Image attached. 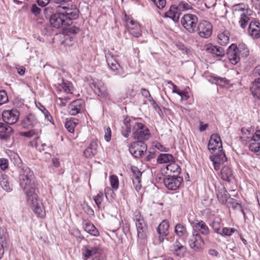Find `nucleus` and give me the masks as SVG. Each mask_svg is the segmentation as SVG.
Instances as JSON below:
<instances>
[{
    "instance_id": "f8f14e48",
    "label": "nucleus",
    "mask_w": 260,
    "mask_h": 260,
    "mask_svg": "<svg viewBox=\"0 0 260 260\" xmlns=\"http://www.w3.org/2000/svg\"><path fill=\"white\" fill-rule=\"evenodd\" d=\"M183 180L182 177L179 176H170L165 178L163 180L166 187L169 190H175L178 189Z\"/></svg>"
},
{
    "instance_id": "1a4fd4ad",
    "label": "nucleus",
    "mask_w": 260,
    "mask_h": 260,
    "mask_svg": "<svg viewBox=\"0 0 260 260\" xmlns=\"http://www.w3.org/2000/svg\"><path fill=\"white\" fill-rule=\"evenodd\" d=\"M83 252L86 259L93 256L92 260H105L103 250L99 246H86Z\"/></svg>"
},
{
    "instance_id": "de8ad7c7",
    "label": "nucleus",
    "mask_w": 260,
    "mask_h": 260,
    "mask_svg": "<svg viewBox=\"0 0 260 260\" xmlns=\"http://www.w3.org/2000/svg\"><path fill=\"white\" fill-rule=\"evenodd\" d=\"M110 183L113 189H117L119 185V181L117 177L112 175L110 177Z\"/></svg>"
},
{
    "instance_id": "09e8293b",
    "label": "nucleus",
    "mask_w": 260,
    "mask_h": 260,
    "mask_svg": "<svg viewBox=\"0 0 260 260\" xmlns=\"http://www.w3.org/2000/svg\"><path fill=\"white\" fill-rule=\"evenodd\" d=\"M8 101L7 92L4 90H0V105L6 103Z\"/></svg>"
},
{
    "instance_id": "a18cd8bd",
    "label": "nucleus",
    "mask_w": 260,
    "mask_h": 260,
    "mask_svg": "<svg viewBox=\"0 0 260 260\" xmlns=\"http://www.w3.org/2000/svg\"><path fill=\"white\" fill-rule=\"evenodd\" d=\"M231 199L233 201V202L231 203L232 207L234 209H237V210H240V212H241L242 213V214L244 216V217L245 219L246 218L245 213L244 212V210L243 206L241 204H239L238 203H236L235 202V200H234L233 199Z\"/></svg>"
},
{
    "instance_id": "b1692460",
    "label": "nucleus",
    "mask_w": 260,
    "mask_h": 260,
    "mask_svg": "<svg viewBox=\"0 0 260 260\" xmlns=\"http://www.w3.org/2000/svg\"><path fill=\"white\" fill-rule=\"evenodd\" d=\"M190 222L194 229L193 231H197L198 233L200 232L204 235H207L209 234V229L203 220L195 219Z\"/></svg>"
},
{
    "instance_id": "338daca9",
    "label": "nucleus",
    "mask_w": 260,
    "mask_h": 260,
    "mask_svg": "<svg viewBox=\"0 0 260 260\" xmlns=\"http://www.w3.org/2000/svg\"><path fill=\"white\" fill-rule=\"evenodd\" d=\"M50 2V0H37V3L40 6L44 7Z\"/></svg>"
},
{
    "instance_id": "f3484780",
    "label": "nucleus",
    "mask_w": 260,
    "mask_h": 260,
    "mask_svg": "<svg viewBox=\"0 0 260 260\" xmlns=\"http://www.w3.org/2000/svg\"><path fill=\"white\" fill-rule=\"evenodd\" d=\"M126 22L128 31L132 36L136 38L141 36V26L138 21L132 18H127Z\"/></svg>"
},
{
    "instance_id": "680f3d73",
    "label": "nucleus",
    "mask_w": 260,
    "mask_h": 260,
    "mask_svg": "<svg viewBox=\"0 0 260 260\" xmlns=\"http://www.w3.org/2000/svg\"><path fill=\"white\" fill-rule=\"evenodd\" d=\"M80 29L79 27L76 26H73L68 28V32L72 34H76L80 31Z\"/></svg>"
},
{
    "instance_id": "39448f33",
    "label": "nucleus",
    "mask_w": 260,
    "mask_h": 260,
    "mask_svg": "<svg viewBox=\"0 0 260 260\" xmlns=\"http://www.w3.org/2000/svg\"><path fill=\"white\" fill-rule=\"evenodd\" d=\"M134 220L135 221L138 241L141 244H144L147 237V226L139 211L135 212Z\"/></svg>"
},
{
    "instance_id": "a19ab883",
    "label": "nucleus",
    "mask_w": 260,
    "mask_h": 260,
    "mask_svg": "<svg viewBox=\"0 0 260 260\" xmlns=\"http://www.w3.org/2000/svg\"><path fill=\"white\" fill-rule=\"evenodd\" d=\"M222 225L221 224L220 220H214L212 221L211 224V227L213 229L214 232L217 234H220L221 231V228Z\"/></svg>"
},
{
    "instance_id": "72a5a7b5",
    "label": "nucleus",
    "mask_w": 260,
    "mask_h": 260,
    "mask_svg": "<svg viewBox=\"0 0 260 260\" xmlns=\"http://www.w3.org/2000/svg\"><path fill=\"white\" fill-rule=\"evenodd\" d=\"M124 128L123 127L122 135L125 138H127L131 132V120L128 117H126L123 121Z\"/></svg>"
},
{
    "instance_id": "dca6fc26",
    "label": "nucleus",
    "mask_w": 260,
    "mask_h": 260,
    "mask_svg": "<svg viewBox=\"0 0 260 260\" xmlns=\"http://www.w3.org/2000/svg\"><path fill=\"white\" fill-rule=\"evenodd\" d=\"M90 87L93 89L95 94L102 98L107 97L108 93L106 86L101 80L93 81L90 83Z\"/></svg>"
},
{
    "instance_id": "2eb2a0df",
    "label": "nucleus",
    "mask_w": 260,
    "mask_h": 260,
    "mask_svg": "<svg viewBox=\"0 0 260 260\" xmlns=\"http://www.w3.org/2000/svg\"><path fill=\"white\" fill-rule=\"evenodd\" d=\"M9 236L6 228H0V258H2L5 250L9 248Z\"/></svg>"
},
{
    "instance_id": "052dcab7",
    "label": "nucleus",
    "mask_w": 260,
    "mask_h": 260,
    "mask_svg": "<svg viewBox=\"0 0 260 260\" xmlns=\"http://www.w3.org/2000/svg\"><path fill=\"white\" fill-rule=\"evenodd\" d=\"M211 78L213 79V81L216 83V84H219L221 82L225 83L226 79L225 78H221L219 77H215V76H212Z\"/></svg>"
},
{
    "instance_id": "f03ea898",
    "label": "nucleus",
    "mask_w": 260,
    "mask_h": 260,
    "mask_svg": "<svg viewBox=\"0 0 260 260\" xmlns=\"http://www.w3.org/2000/svg\"><path fill=\"white\" fill-rule=\"evenodd\" d=\"M19 184L26 197L34 195L36 197V188L33 172L27 167H23L19 173Z\"/></svg>"
},
{
    "instance_id": "8fccbe9b",
    "label": "nucleus",
    "mask_w": 260,
    "mask_h": 260,
    "mask_svg": "<svg viewBox=\"0 0 260 260\" xmlns=\"http://www.w3.org/2000/svg\"><path fill=\"white\" fill-rule=\"evenodd\" d=\"M159 9H162L166 6V0H151Z\"/></svg>"
},
{
    "instance_id": "5fc2aeb1",
    "label": "nucleus",
    "mask_w": 260,
    "mask_h": 260,
    "mask_svg": "<svg viewBox=\"0 0 260 260\" xmlns=\"http://www.w3.org/2000/svg\"><path fill=\"white\" fill-rule=\"evenodd\" d=\"M218 38L221 41V45H226L229 40V37L223 33L218 35Z\"/></svg>"
},
{
    "instance_id": "6e6d98bb",
    "label": "nucleus",
    "mask_w": 260,
    "mask_h": 260,
    "mask_svg": "<svg viewBox=\"0 0 260 260\" xmlns=\"http://www.w3.org/2000/svg\"><path fill=\"white\" fill-rule=\"evenodd\" d=\"M225 55V51L222 47L217 46L215 50V55L217 57H223Z\"/></svg>"
},
{
    "instance_id": "0e129e2a",
    "label": "nucleus",
    "mask_w": 260,
    "mask_h": 260,
    "mask_svg": "<svg viewBox=\"0 0 260 260\" xmlns=\"http://www.w3.org/2000/svg\"><path fill=\"white\" fill-rule=\"evenodd\" d=\"M43 114L46 119L50 122L51 123L54 124L52 117L48 110H45V112L43 113Z\"/></svg>"
},
{
    "instance_id": "6e6552de",
    "label": "nucleus",
    "mask_w": 260,
    "mask_h": 260,
    "mask_svg": "<svg viewBox=\"0 0 260 260\" xmlns=\"http://www.w3.org/2000/svg\"><path fill=\"white\" fill-rule=\"evenodd\" d=\"M27 203L31 206L34 213L40 217H43L45 215V211L44 209L42 204L38 201L37 193H36V197L34 195L26 197Z\"/></svg>"
},
{
    "instance_id": "393cba45",
    "label": "nucleus",
    "mask_w": 260,
    "mask_h": 260,
    "mask_svg": "<svg viewBox=\"0 0 260 260\" xmlns=\"http://www.w3.org/2000/svg\"><path fill=\"white\" fill-rule=\"evenodd\" d=\"M132 172V180L136 190H139L141 188V176L142 172L136 166H131Z\"/></svg>"
},
{
    "instance_id": "a878e982",
    "label": "nucleus",
    "mask_w": 260,
    "mask_h": 260,
    "mask_svg": "<svg viewBox=\"0 0 260 260\" xmlns=\"http://www.w3.org/2000/svg\"><path fill=\"white\" fill-rule=\"evenodd\" d=\"M171 250L175 255L181 257L185 253L186 248L177 240L171 246Z\"/></svg>"
},
{
    "instance_id": "0eeeda50",
    "label": "nucleus",
    "mask_w": 260,
    "mask_h": 260,
    "mask_svg": "<svg viewBox=\"0 0 260 260\" xmlns=\"http://www.w3.org/2000/svg\"><path fill=\"white\" fill-rule=\"evenodd\" d=\"M133 134L135 139L142 141L148 140L150 136L149 129L140 122H137L133 125Z\"/></svg>"
},
{
    "instance_id": "c85d7f7f",
    "label": "nucleus",
    "mask_w": 260,
    "mask_h": 260,
    "mask_svg": "<svg viewBox=\"0 0 260 260\" xmlns=\"http://www.w3.org/2000/svg\"><path fill=\"white\" fill-rule=\"evenodd\" d=\"M83 226L84 230L91 235L95 237L99 236V231L90 221L85 220Z\"/></svg>"
},
{
    "instance_id": "7c9ffc66",
    "label": "nucleus",
    "mask_w": 260,
    "mask_h": 260,
    "mask_svg": "<svg viewBox=\"0 0 260 260\" xmlns=\"http://www.w3.org/2000/svg\"><path fill=\"white\" fill-rule=\"evenodd\" d=\"M220 175L223 180L230 182L233 177V172L230 168L224 166L221 170Z\"/></svg>"
},
{
    "instance_id": "ddd939ff",
    "label": "nucleus",
    "mask_w": 260,
    "mask_h": 260,
    "mask_svg": "<svg viewBox=\"0 0 260 260\" xmlns=\"http://www.w3.org/2000/svg\"><path fill=\"white\" fill-rule=\"evenodd\" d=\"M208 150L211 153L222 150V145L221 138L218 134H212L208 144Z\"/></svg>"
},
{
    "instance_id": "4c0bfd02",
    "label": "nucleus",
    "mask_w": 260,
    "mask_h": 260,
    "mask_svg": "<svg viewBox=\"0 0 260 260\" xmlns=\"http://www.w3.org/2000/svg\"><path fill=\"white\" fill-rule=\"evenodd\" d=\"M58 85L61 87L65 92L72 93L73 87L71 82H65L64 80H62L60 83H58Z\"/></svg>"
},
{
    "instance_id": "4468645a",
    "label": "nucleus",
    "mask_w": 260,
    "mask_h": 260,
    "mask_svg": "<svg viewBox=\"0 0 260 260\" xmlns=\"http://www.w3.org/2000/svg\"><path fill=\"white\" fill-rule=\"evenodd\" d=\"M19 112L16 109L5 110L2 113L3 120L9 125L15 123L19 117Z\"/></svg>"
},
{
    "instance_id": "aec40b11",
    "label": "nucleus",
    "mask_w": 260,
    "mask_h": 260,
    "mask_svg": "<svg viewBox=\"0 0 260 260\" xmlns=\"http://www.w3.org/2000/svg\"><path fill=\"white\" fill-rule=\"evenodd\" d=\"M107 63L112 71L115 72V74L119 73L120 66L115 59L114 56L108 49L104 50Z\"/></svg>"
},
{
    "instance_id": "58836bf2",
    "label": "nucleus",
    "mask_w": 260,
    "mask_h": 260,
    "mask_svg": "<svg viewBox=\"0 0 260 260\" xmlns=\"http://www.w3.org/2000/svg\"><path fill=\"white\" fill-rule=\"evenodd\" d=\"M41 128H34L27 132L21 133V135L27 138H31L41 132Z\"/></svg>"
},
{
    "instance_id": "c756f323",
    "label": "nucleus",
    "mask_w": 260,
    "mask_h": 260,
    "mask_svg": "<svg viewBox=\"0 0 260 260\" xmlns=\"http://www.w3.org/2000/svg\"><path fill=\"white\" fill-rule=\"evenodd\" d=\"M250 89L253 97L260 100V78L255 79Z\"/></svg>"
},
{
    "instance_id": "864d4df0",
    "label": "nucleus",
    "mask_w": 260,
    "mask_h": 260,
    "mask_svg": "<svg viewBox=\"0 0 260 260\" xmlns=\"http://www.w3.org/2000/svg\"><path fill=\"white\" fill-rule=\"evenodd\" d=\"M216 47L217 46L213 45L211 44H208L205 46V50L208 53L215 55Z\"/></svg>"
},
{
    "instance_id": "bb28decb",
    "label": "nucleus",
    "mask_w": 260,
    "mask_h": 260,
    "mask_svg": "<svg viewBox=\"0 0 260 260\" xmlns=\"http://www.w3.org/2000/svg\"><path fill=\"white\" fill-rule=\"evenodd\" d=\"M97 148L96 141H91L88 147L84 151V155L86 158H92L96 153Z\"/></svg>"
},
{
    "instance_id": "13d9d810",
    "label": "nucleus",
    "mask_w": 260,
    "mask_h": 260,
    "mask_svg": "<svg viewBox=\"0 0 260 260\" xmlns=\"http://www.w3.org/2000/svg\"><path fill=\"white\" fill-rule=\"evenodd\" d=\"M31 11L32 14L37 16L40 14L41 9L34 4L31 7Z\"/></svg>"
},
{
    "instance_id": "c03bdc74",
    "label": "nucleus",
    "mask_w": 260,
    "mask_h": 260,
    "mask_svg": "<svg viewBox=\"0 0 260 260\" xmlns=\"http://www.w3.org/2000/svg\"><path fill=\"white\" fill-rule=\"evenodd\" d=\"M237 230L234 228H223L220 233L222 236H230Z\"/></svg>"
},
{
    "instance_id": "9d476101",
    "label": "nucleus",
    "mask_w": 260,
    "mask_h": 260,
    "mask_svg": "<svg viewBox=\"0 0 260 260\" xmlns=\"http://www.w3.org/2000/svg\"><path fill=\"white\" fill-rule=\"evenodd\" d=\"M147 145L142 141L133 143L129 148L130 153L136 158L141 157L147 150Z\"/></svg>"
},
{
    "instance_id": "473e14b6",
    "label": "nucleus",
    "mask_w": 260,
    "mask_h": 260,
    "mask_svg": "<svg viewBox=\"0 0 260 260\" xmlns=\"http://www.w3.org/2000/svg\"><path fill=\"white\" fill-rule=\"evenodd\" d=\"M174 158L170 154H160L157 158V162L159 164H165L174 161Z\"/></svg>"
},
{
    "instance_id": "5701e85b",
    "label": "nucleus",
    "mask_w": 260,
    "mask_h": 260,
    "mask_svg": "<svg viewBox=\"0 0 260 260\" xmlns=\"http://www.w3.org/2000/svg\"><path fill=\"white\" fill-rule=\"evenodd\" d=\"M248 32L253 39H257L260 38V23L254 19L251 21L249 25Z\"/></svg>"
},
{
    "instance_id": "a211bd4d",
    "label": "nucleus",
    "mask_w": 260,
    "mask_h": 260,
    "mask_svg": "<svg viewBox=\"0 0 260 260\" xmlns=\"http://www.w3.org/2000/svg\"><path fill=\"white\" fill-rule=\"evenodd\" d=\"M189 246L195 250L201 249L204 244V241L200 234L197 231H193L191 237L188 241Z\"/></svg>"
},
{
    "instance_id": "e2e57ef3",
    "label": "nucleus",
    "mask_w": 260,
    "mask_h": 260,
    "mask_svg": "<svg viewBox=\"0 0 260 260\" xmlns=\"http://www.w3.org/2000/svg\"><path fill=\"white\" fill-rule=\"evenodd\" d=\"M11 133H3L0 134V139L6 142L8 141L10 139V134Z\"/></svg>"
},
{
    "instance_id": "79ce46f5",
    "label": "nucleus",
    "mask_w": 260,
    "mask_h": 260,
    "mask_svg": "<svg viewBox=\"0 0 260 260\" xmlns=\"http://www.w3.org/2000/svg\"><path fill=\"white\" fill-rule=\"evenodd\" d=\"M250 151L255 153L256 155H260V143H251L249 145Z\"/></svg>"
},
{
    "instance_id": "69168bd1",
    "label": "nucleus",
    "mask_w": 260,
    "mask_h": 260,
    "mask_svg": "<svg viewBox=\"0 0 260 260\" xmlns=\"http://www.w3.org/2000/svg\"><path fill=\"white\" fill-rule=\"evenodd\" d=\"M251 140L253 141L256 142L260 140V129L257 130L254 135L251 137Z\"/></svg>"
},
{
    "instance_id": "37998d69",
    "label": "nucleus",
    "mask_w": 260,
    "mask_h": 260,
    "mask_svg": "<svg viewBox=\"0 0 260 260\" xmlns=\"http://www.w3.org/2000/svg\"><path fill=\"white\" fill-rule=\"evenodd\" d=\"M175 232L176 234L179 237L183 236L186 233L185 227L180 223H178L175 226Z\"/></svg>"
},
{
    "instance_id": "9b49d317",
    "label": "nucleus",
    "mask_w": 260,
    "mask_h": 260,
    "mask_svg": "<svg viewBox=\"0 0 260 260\" xmlns=\"http://www.w3.org/2000/svg\"><path fill=\"white\" fill-rule=\"evenodd\" d=\"M197 30L201 37L208 38L212 34V25L208 21L201 20L198 25Z\"/></svg>"
},
{
    "instance_id": "423d86ee",
    "label": "nucleus",
    "mask_w": 260,
    "mask_h": 260,
    "mask_svg": "<svg viewBox=\"0 0 260 260\" xmlns=\"http://www.w3.org/2000/svg\"><path fill=\"white\" fill-rule=\"evenodd\" d=\"M198 22L197 16L191 14L184 15L181 19V23L183 27L190 34L196 32Z\"/></svg>"
},
{
    "instance_id": "774afa93",
    "label": "nucleus",
    "mask_w": 260,
    "mask_h": 260,
    "mask_svg": "<svg viewBox=\"0 0 260 260\" xmlns=\"http://www.w3.org/2000/svg\"><path fill=\"white\" fill-rule=\"evenodd\" d=\"M177 46L179 50H181L183 52V53L185 54L187 53V48L183 44H179L177 45Z\"/></svg>"
},
{
    "instance_id": "f704fd0d",
    "label": "nucleus",
    "mask_w": 260,
    "mask_h": 260,
    "mask_svg": "<svg viewBox=\"0 0 260 260\" xmlns=\"http://www.w3.org/2000/svg\"><path fill=\"white\" fill-rule=\"evenodd\" d=\"M217 197L219 202L224 204L227 201L228 199L230 198V195L225 188L223 187L217 193Z\"/></svg>"
},
{
    "instance_id": "603ef678",
    "label": "nucleus",
    "mask_w": 260,
    "mask_h": 260,
    "mask_svg": "<svg viewBox=\"0 0 260 260\" xmlns=\"http://www.w3.org/2000/svg\"><path fill=\"white\" fill-rule=\"evenodd\" d=\"M254 132V129L253 128L250 127L249 128H246L245 127H243L241 129V132L242 133L243 136L246 135V137L247 138H250L251 136H249V135H251L253 132Z\"/></svg>"
},
{
    "instance_id": "cd10ccee",
    "label": "nucleus",
    "mask_w": 260,
    "mask_h": 260,
    "mask_svg": "<svg viewBox=\"0 0 260 260\" xmlns=\"http://www.w3.org/2000/svg\"><path fill=\"white\" fill-rule=\"evenodd\" d=\"M166 169L168 176H178L181 172V169L179 166L174 161L168 164L166 166Z\"/></svg>"
},
{
    "instance_id": "4d7b16f0",
    "label": "nucleus",
    "mask_w": 260,
    "mask_h": 260,
    "mask_svg": "<svg viewBox=\"0 0 260 260\" xmlns=\"http://www.w3.org/2000/svg\"><path fill=\"white\" fill-rule=\"evenodd\" d=\"M111 131L110 127H107L106 128L105 131V136L104 138L105 140L107 142H109L111 140Z\"/></svg>"
},
{
    "instance_id": "3c124183",
    "label": "nucleus",
    "mask_w": 260,
    "mask_h": 260,
    "mask_svg": "<svg viewBox=\"0 0 260 260\" xmlns=\"http://www.w3.org/2000/svg\"><path fill=\"white\" fill-rule=\"evenodd\" d=\"M93 200L99 208L103 201V193L100 192L93 198Z\"/></svg>"
},
{
    "instance_id": "e433bc0d",
    "label": "nucleus",
    "mask_w": 260,
    "mask_h": 260,
    "mask_svg": "<svg viewBox=\"0 0 260 260\" xmlns=\"http://www.w3.org/2000/svg\"><path fill=\"white\" fill-rule=\"evenodd\" d=\"M249 15H250V14H248V10H247L246 14L245 13H243L241 14L239 23L242 28H245L249 21Z\"/></svg>"
},
{
    "instance_id": "4be33fe9",
    "label": "nucleus",
    "mask_w": 260,
    "mask_h": 260,
    "mask_svg": "<svg viewBox=\"0 0 260 260\" xmlns=\"http://www.w3.org/2000/svg\"><path fill=\"white\" fill-rule=\"evenodd\" d=\"M69 109L70 114L72 115L81 113L84 110V102L81 99L75 100L71 103Z\"/></svg>"
},
{
    "instance_id": "bf43d9fd",
    "label": "nucleus",
    "mask_w": 260,
    "mask_h": 260,
    "mask_svg": "<svg viewBox=\"0 0 260 260\" xmlns=\"http://www.w3.org/2000/svg\"><path fill=\"white\" fill-rule=\"evenodd\" d=\"M8 166V161L6 158L0 159V167L3 170H6Z\"/></svg>"
},
{
    "instance_id": "2f4dec72",
    "label": "nucleus",
    "mask_w": 260,
    "mask_h": 260,
    "mask_svg": "<svg viewBox=\"0 0 260 260\" xmlns=\"http://www.w3.org/2000/svg\"><path fill=\"white\" fill-rule=\"evenodd\" d=\"M169 228V223L167 220H163L159 225L157 229V231L159 235L162 237L166 236L168 235Z\"/></svg>"
},
{
    "instance_id": "ea45409f",
    "label": "nucleus",
    "mask_w": 260,
    "mask_h": 260,
    "mask_svg": "<svg viewBox=\"0 0 260 260\" xmlns=\"http://www.w3.org/2000/svg\"><path fill=\"white\" fill-rule=\"evenodd\" d=\"M0 184L2 188L7 191H10L12 190L7 176H2L0 179Z\"/></svg>"
},
{
    "instance_id": "7ed1b4c3",
    "label": "nucleus",
    "mask_w": 260,
    "mask_h": 260,
    "mask_svg": "<svg viewBox=\"0 0 260 260\" xmlns=\"http://www.w3.org/2000/svg\"><path fill=\"white\" fill-rule=\"evenodd\" d=\"M226 52L228 58L233 64L239 62L241 57L245 58L249 54V50L244 43L239 44L238 46L233 44L228 48Z\"/></svg>"
},
{
    "instance_id": "412c9836",
    "label": "nucleus",
    "mask_w": 260,
    "mask_h": 260,
    "mask_svg": "<svg viewBox=\"0 0 260 260\" xmlns=\"http://www.w3.org/2000/svg\"><path fill=\"white\" fill-rule=\"evenodd\" d=\"M210 159L213 162L214 169L216 171L220 169L221 164L227 161V158L222 150L218 151L211 156Z\"/></svg>"
},
{
    "instance_id": "6ab92c4d",
    "label": "nucleus",
    "mask_w": 260,
    "mask_h": 260,
    "mask_svg": "<svg viewBox=\"0 0 260 260\" xmlns=\"http://www.w3.org/2000/svg\"><path fill=\"white\" fill-rule=\"evenodd\" d=\"M22 126L24 128L34 127L41 128V125L35 115L30 113L27 115L21 122Z\"/></svg>"
},
{
    "instance_id": "c9c22d12",
    "label": "nucleus",
    "mask_w": 260,
    "mask_h": 260,
    "mask_svg": "<svg viewBox=\"0 0 260 260\" xmlns=\"http://www.w3.org/2000/svg\"><path fill=\"white\" fill-rule=\"evenodd\" d=\"M78 120L75 118L70 119L65 122V127L71 133H74V129L77 124Z\"/></svg>"
},
{
    "instance_id": "20e7f679",
    "label": "nucleus",
    "mask_w": 260,
    "mask_h": 260,
    "mask_svg": "<svg viewBox=\"0 0 260 260\" xmlns=\"http://www.w3.org/2000/svg\"><path fill=\"white\" fill-rule=\"evenodd\" d=\"M192 8V4L189 1L187 0L181 1L179 2L178 6H172L170 10L165 13V16L177 22L179 21L181 11H187Z\"/></svg>"
},
{
    "instance_id": "49530a36",
    "label": "nucleus",
    "mask_w": 260,
    "mask_h": 260,
    "mask_svg": "<svg viewBox=\"0 0 260 260\" xmlns=\"http://www.w3.org/2000/svg\"><path fill=\"white\" fill-rule=\"evenodd\" d=\"M13 130L9 124H6L0 122V134L13 133Z\"/></svg>"
},
{
    "instance_id": "f257e3e1",
    "label": "nucleus",
    "mask_w": 260,
    "mask_h": 260,
    "mask_svg": "<svg viewBox=\"0 0 260 260\" xmlns=\"http://www.w3.org/2000/svg\"><path fill=\"white\" fill-rule=\"evenodd\" d=\"M63 8L64 12L56 13L51 16L50 23L52 27L66 29L72 24L73 20L78 18L79 11L77 8Z\"/></svg>"
}]
</instances>
